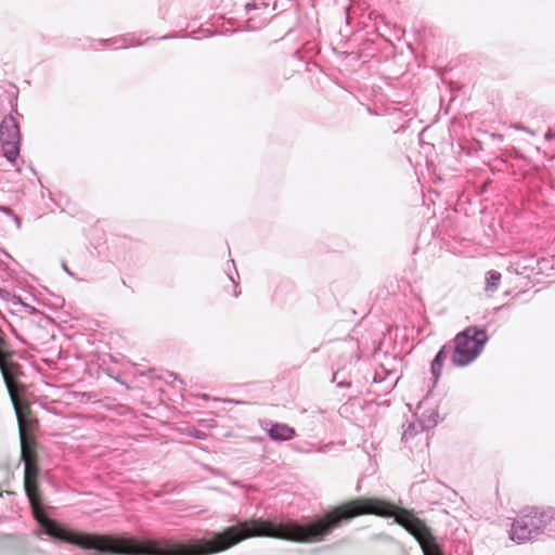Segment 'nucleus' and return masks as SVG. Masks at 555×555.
I'll return each instance as SVG.
<instances>
[{"instance_id": "7", "label": "nucleus", "mask_w": 555, "mask_h": 555, "mask_svg": "<svg viewBox=\"0 0 555 555\" xmlns=\"http://www.w3.org/2000/svg\"><path fill=\"white\" fill-rule=\"evenodd\" d=\"M451 354V349L449 347L443 346L441 350L437 353L435 359L431 362V373L435 379H438L441 374V367L443 361Z\"/></svg>"}, {"instance_id": "3", "label": "nucleus", "mask_w": 555, "mask_h": 555, "mask_svg": "<svg viewBox=\"0 0 555 555\" xmlns=\"http://www.w3.org/2000/svg\"><path fill=\"white\" fill-rule=\"evenodd\" d=\"M15 409L18 422L21 446L24 443L38 444L34 431L37 427V420L34 417L29 404L22 399L24 384H5Z\"/></svg>"}, {"instance_id": "13", "label": "nucleus", "mask_w": 555, "mask_h": 555, "mask_svg": "<svg viewBox=\"0 0 555 555\" xmlns=\"http://www.w3.org/2000/svg\"><path fill=\"white\" fill-rule=\"evenodd\" d=\"M516 128H517V129H521V130H526V131H527V129H526V128H524V127H518V126H517ZM528 132H529L531 135H534V134H535V133H534V131H531V130H528Z\"/></svg>"}, {"instance_id": "5", "label": "nucleus", "mask_w": 555, "mask_h": 555, "mask_svg": "<svg viewBox=\"0 0 555 555\" xmlns=\"http://www.w3.org/2000/svg\"><path fill=\"white\" fill-rule=\"evenodd\" d=\"M541 518L537 509H529L524 515L515 519L512 530L511 538L517 542H524L528 540L532 532L538 531L541 526Z\"/></svg>"}, {"instance_id": "16", "label": "nucleus", "mask_w": 555, "mask_h": 555, "mask_svg": "<svg viewBox=\"0 0 555 555\" xmlns=\"http://www.w3.org/2000/svg\"><path fill=\"white\" fill-rule=\"evenodd\" d=\"M1 210H2L3 212H5V214H11V209H9V208H1Z\"/></svg>"}, {"instance_id": "12", "label": "nucleus", "mask_w": 555, "mask_h": 555, "mask_svg": "<svg viewBox=\"0 0 555 555\" xmlns=\"http://www.w3.org/2000/svg\"><path fill=\"white\" fill-rule=\"evenodd\" d=\"M14 221H15L17 228H20L21 227V220H20V218L17 216H14Z\"/></svg>"}, {"instance_id": "8", "label": "nucleus", "mask_w": 555, "mask_h": 555, "mask_svg": "<svg viewBox=\"0 0 555 555\" xmlns=\"http://www.w3.org/2000/svg\"><path fill=\"white\" fill-rule=\"evenodd\" d=\"M401 375L398 374L396 370H388L383 364L379 370L376 371L375 376L373 378L374 383L385 382L386 379H393L395 382H399Z\"/></svg>"}, {"instance_id": "9", "label": "nucleus", "mask_w": 555, "mask_h": 555, "mask_svg": "<svg viewBox=\"0 0 555 555\" xmlns=\"http://www.w3.org/2000/svg\"><path fill=\"white\" fill-rule=\"evenodd\" d=\"M501 273L494 270H490L486 274V286L485 291L487 293H494L500 284Z\"/></svg>"}, {"instance_id": "4", "label": "nucleus", "mask_w": 555, "mask_h": 555, "mask_svg": "<svg viewBox=\"0 0 555 555\" xmlns=\"http://www.w3.org/2000/svg\"><path fill=\"white\" fill-rule=\"evenodd\" d=\"M0 141L7 159L14 163L20 154L21 133L13 116H5L0 125Z\"/></svg>"}, {"instance_id": "2", "label": "nucleus", "mask_w": 555, "mask_h": 555, "mask_svg": "<svg viewBox=\"0 0 555 555\" xmlns=\"http://www.w3.org/2000/svg\"><path fill=\"white\" fill-rule=\"evenodd\" d=\"M488 341L487 332L477 326H469L459 333L451 349V361L456 366H465L475 361Z\"/></svg>"}, {"instance_id": "11", "label": "nucleus", "mask_w": 555, "mask_h": 555, "mask_svg": "<svg viewBox=\"0 0 555 555\" xmlns=\"http://www.w3.org/2000/svg\"><path fill=\"white\" fill-rule=\"evenodd\" d=\"M553 137H554V133L550 130L544 135L545 140H551V139H553Z\"/></svg>"}, {"instance_id": "1", "label": "nucleus", "mask_w": 555, "mask_h": 555, "mask_svg": "<svg viewBox=\"0 0 555 555\" xmlns=\"http://www.w3.org/2000/svg\"><path fill=\"white\" fill-rule=\"evenodd\" d=\"M21 459L24 462V489L29 500L35 519L47 534L78 545L86 550H95L102 555H211L223 552L249 538V521L240 522L216 533L210 540H193L188 544L170 540H145L118 538L109 534L77 533L66 530L42 511V498L39 489L38 444L33 442L21 446Z\"/></svg>"}, {"instance_id": "6", "label": "nucleus", "mask_w": 555, "mask_h": 555, "mask_svg": "<svg viewBox=\"0 0 555 555\" xmlns=\"http://www.w3.org/2000/svg\"><path fill=\"white\" fill-rule=\"evenodd\" d=\"M269 436L273 440H289L295 436V430L286 424H274L269 429Z\"/></svg>"}, {"instance_id": "10", "label": "nucleus", "mask_w": 555, "mask_h": 555, "mask_svg": "<svg viewBox=\"0 0 555 555\" xmlns=\"http://www.w3.org/2000/svg\"><path fill=\"white\" fill-rule=\"evenodd\" d=\"M269 2L266 0H254L251 3L246 4V10L249 12L250 10H260L268 9Z\"/></svg>"}, {"instance_id": "14", "label": "nucleus", "mask_w": 555, "mask_h": 555, "mask_svg": "<svg viewBox=\"0 0 555 555\" xmlns=\"http://www.w3.org/2000/svg\"><path fill=\"white\" fill-rule=\"evenodd\" d=\"M62 268L64 269L65 272H67L69 275H72L70 271L68 270L66 263H63L62 264Z\"/></svg>"}, {"instance_id": "15", "label": "nucleus", "mask_w": 555, "mask_h": 555, "mask_svg": "<svg viewBox=\"0 0 555 555\" xmlns=\"http://www.w3.org/2000/svg\"><path fill=\"white\" fill-rule=\"evenodd\" d=\"M3 377L5 383L14 382L13 379L9 378L5 374H3Z\"/></svg>"}]
</instances>
